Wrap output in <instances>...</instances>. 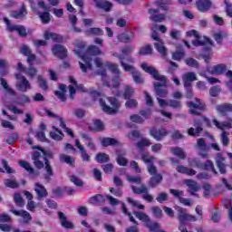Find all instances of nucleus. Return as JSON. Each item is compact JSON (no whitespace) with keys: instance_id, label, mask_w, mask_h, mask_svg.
I'll return each mask as SVG.
<instances>
[{"instance_id":"1","label":"nucleus","mask_w":232,"mask_h":232,"mask_svg":"<svg viewBox=\"0 0 232 232\" xmlns=\"http://www.w3.org/2000/svg\"><path fill=\"white\" fill-rule=\"evenodd\" d=\"M74 46L76 49L74 50L76 55L80 57L81 61H79L80 68L82 72L86 73V72L90 70H93L92 63H94L96 68H100L98 73L102 75L103 78L106 77V71L104 68H108L112 72L114 75H116L111 82H106L104 84L109 86V88H119L121 86V70H119V65L115 63H111L110 62L106 63H102L101 58L95 57V55H101V49L95 45H91L87 52L82 54V48L86 46V44L82 40H76L74 42Z\"/></svg>"},{"instance_id":"2","label":"nucleus","mask_w":232,"mask_h":232,"mask_svg":"<svg viewBox=\"0 0 232 232\" xmlns=\"http://www.w3.org/2000/svg\"><path fill=\"white\" fill-rule=\"evenodd\" d=\"M140 68L146 73H150V75H151L155 81H158L154 82V90L156 92L159 106L160 108H168V106H169V101L164 100V97L168 95L167 88L169 84L166 76L159 73V71H157L155 67L150 65V63L146 62H143L140 64Z\"/></svg>"},{"instance_id":"3","label":"nucleus","mask_w":232,"mask_h":232,"mask_svg":"<svg viewBox=\"0 0 232 232\" xmlns=\"http://www.w3.org/2000/svg\"><path fill=\"white\" fill-rule=\"evenodd\" d=\"M53 154L50 151H46L43 149H38V150H35L33 154V160L35 168H38V169H42V168H44L45 174L44 178L48 180L50 177H53V170L52 169V167L50 166V163L48 162V159H52ZM45 164V167H44Z\"/></svg>"},{"instance_id":"4","label":"nucleus","mask_w":232,"mask_h":232,"mask_svg":"<svg viewBox=\"0 0 232 232\" xmlns=\"http://www.w3.org/2000/svg\"><path fill=\"white\" fill-rule=\"evenodd\" d=\"M186 35L187 37H193L192 44L194 46H207V49H205L203 53V59L205 63H209L213 57V51H211L213 42L208 37L200 36L196 30L187 32Z\"/></svg>"},{"instance_id":"5","label":"nucleus","mask_w":232,"mask_h":232,"mask_svg":"<svg viewBox=\"0 0 232 232\" xmlns=\"http://www.w3.org/2000/svg\"><path fill=\"white\" fill-rule=\"evenodd\" d=\"M226 70H227V66H226V64H224V63H220V64L209 67L207 72L201 71L199 72V75L201 77H205V79H207V81H208V82H209V84H217V83L220 82V80H218L215 77H209V76H208V74L209 73L210 75H221V73H224V72H226Z\"/></svg>"},{"instance_id":"6","label":"nucleus","mask_w":232,"mask_h":232,"mask_svg":"<svg viewBox=\"0 0 232 232\" xmlns=\"http://www.w3.org/2000/svg\"><path fill=\"white\" fill-rule=\"evenodd\" d=\"M29 3H31V8L39 15V18L41 19L42 23L44 24H48L50 23V13L46 10H48V7L46 6V4L43 0H38L37 2V7L34 6V4L32 0H29ZM41 10L46 11L44 13H41Z\"/></svg>"},{"instance_id":"7","label":"nucleus","mask_w":232,"mask_h":232,"mask_svg":"<svg viewBox=\"0 0 232 232\" xmlns=\"http://www.w3.org/2000/svg\"><path fill=\"white\" fill-rule=\"evenodd\" d=\"M134 215L136 218H138L139 220H141V222H144L146 227L150 229L151 232H166L162 227H160V225L157 222H153L150 219V217L146 215L143 212H134Z\"/></svg>"},{"instance_id":"8","label":"nucleus","mask_w":232,"mask_h":232,"mask_svg":"<svg viewBox=\"0 0 232 232\" xmlns=\"http://www.w3.org/2000/svg\"><path fill=\"white\" fill-rule=\"evenodd\" d=\"M107 101L111 104V106L106 105V102H104V101L100 100V104L102 111L109 115H115V113H119V108H121V102L117 100V98L113 97H108Z\"/></svg>"},{"instance_id":"9","label":"nucleus","mask_w":232,"mask_h":232,"mask_svg":"<svg viewBox=\"0 0 232 232\" xmlns=\"http://www.w3.org/2000/svg\"><path fill=\"white\" fill-rule=\"evenodd\" d=\"M121 67L125 72H130L131 73L132 79L136 84H144V78H142V74H140L133 65L128 64L121 60Z\"/></svg>"},{"instance_id":"10","label":"nucleus","mask_w":232,"mask_h":232,"mask_svg":"<svg viewBox=\"0 0 232 232\" xmlns=\"http://www.w3.org/2000/svg\"><path fill=\"white\" fill-rule=\"evenodd\" d=\"M46 115H47V117H50L51 119H55L56 124H60V126L63 128V130H64L65 133H67V135H69V137H72V139H73V137H75V135L73 134V130H72V129L66 127L64 119H63L60 116H57V114L52 112V111H46Z\"/></svg>"},{"instance_id":"11","label":"nucleus","mask_w":232,"mask_h":232,"mask_svg":"<svg viewBox=\"0 0 232 232\" xmlns=\"http://www.w3.org/2000/svg\"><path fill=\"white\" fill-rule=\"evenodd\" d=\"M20 53L27 57V63L30 66H34V64H41V61L37 59V56H35V54H32V49H30L28 45H22L20 47Z\"/></svg>"},{"instance_id":"12","label":"nucleus","mask_w":232,"mask_h":232,"mask_svg":"<svg viewBox=\"0 0 232 232\" xmlns=\"http://www.w3.org/2000/svg\"><path fill=\"white\" fill-rule=\"evenodd\" d=\"M15 79H16V89L19 92H22L25 93L29 90H32V84L26 79V77L16 73L15 74Z\"/></svg>"},{"instance_id":"13","label":"nucleus","mask_w":232,"mask_h":232,"mask_svg":"<svg viewBox=\"0 0 232 232\" xmlns=\"http://www.w3.org/2000/svg\"><path fill=\"white\" fill-rule=\"evenodd\" d=\"M196 102V103H195ZM195 102H188L187 105L189 108L190 113L193 115H198V111H201L202 110H206V103H204L200 99L196 98Z\"/></svg>"},{"instance_id":"14","label":"nucleus","mask_w":232,"mask_h":232,"mask_svg":"<svg viewBox=\"0 0 232 232\" xmlns=\"http://www.w3.org/2000/svg\"><path fill=\"white\" fill-rule=\"evenodd\" d=\"M141 160L147 164L148 171L150 175H157V167H155V157L149 155V154H143L141 156Z\"/></svg>"},{"instance_id":"15","label":"nucleus","mask_w":232,"mask_h":232,"mask_svg":"<svg viewBox=\"0 0 232 232\" xmlns=\"http://www.w3.org/2000/svg\"><path fill=\"white\" fill-rule=\"evenodd\" d=\"M152 39L156 41V43H154V48L161 54V57H166L168 55V48L164 45V42L155 34H152Z\"/></svg>"},{"instance_id":"16","label":"nucleus","mask_w":232,"mask_h":232,"mask_svg":"<svg viewBox=\"0 0 232 232\" xmlns=\"http://www.w3.org/2000/svg\"><path fill=\"white\" fill-rule=\"evenodd\" d=\"M4 21L7 25V30L9 32H17L21 37H26V29L24 26L10 24V20H8V18H4Z\"/></svg>"},{"instance_id":"17","label":"nucleus","mask_w":232,"mask_h":232,"mask_svg":"<svg viewBox=\"0 0 232 232\" xmlns=\"http://www.w3.org/2000/svg\"><path fill=\"white\" fill-rule=\"evenodd\" d=\"M196 148L200 150L199 156L202 157V159L209 158V154L208 153V145L206 144V140L204 139L198 140Z\"/></svg>"},{"instance_id":"18","label":"nucleus","mask_w":232,"mask_h":232,"mask_svg":"<svg viewBox=\"0 0 232 232\" xmlns=\"http://www.w3.org/2000/svg\"><path fill=\"white\" fill-rule=\"evenodd\" d=\"M212 123L214 124V126H216V128H218V130H221L222 131H224V130H231V128H232V119L231 118H229L227 121H223V122H220V121H218V120L214 118L212 120Z\"/></svg>"},{"instance_id":"19","label":"nucleus","mask_w":232,"mask_h":232,"mask_svg":"<svg viewBox=\"0 0 232 232\" xmlns=\"http://www.w3.org/2000/svg\"><path fill=\"white\" fill-rule=\"evenodd\" d=\"M69 81L71 82V84L69 85L71 99H73V95H75V92H77V90H79L80 92H86L82 85H77V82H75V79H73V77H70Z\"/></svg>"},{"instance_id":"20","label":"nucleus","mask_w":232,"mask_h":232,"mask_svg":"<svg viewBox=\"0 0 232 232\" xmlns=\"http://www.w3.org/2000/svg\"><path fill=\"white\" fill-rule=\"evenodd\" d=\"M131 189L133 193H137L138 195H140V193H143V198L144 200H147V202H151V200H153V196L148 193V188H146V186H142L140 188L132 186Z\"/></svg>"},{"instance_id":"21","label":"nucleus","mask_w":232,"mask_h":232,"mask_svg":"<svg viewBox=\"0 0 232 232\" xmlns=\"http://www.w3.org/2000/svg\"><path fill=\"white\" fill-rule=\"evenodd\" d=\"M11 213L15 215V217H21L24 219V224H29L32 222V216L26 210H17V209H11Z\"/></svg>"},{"instance_id":"22","label":"nucleus","mask_w":232,"mask_h":232,"mask_svg":"<svg viewBox=\"0 0 232 232\" xmlns=\"http://www.w3.org/2000/svg\"><path fill=\"white\" fill-rule=\"evenodd\" d=\"M182 81L184 83V88H189L193 81H197V74L193 72H188L183 74Z\"/></svg>"},{"instance_id":"23","label":"nucleus","mask_w":232,"mask_h":232,"mask_svg":"<svg viewBox=\"0 0 232 232\" xmlns=\"http://www.w3.org/2000/svg\"><path fill=\"white\" fill-rule=\"evenodd\" d=\"M44 38L45 41H50V39H52L54 43H63V36H61V34L52 33L50 29L44 32Z\"/></svg>"},{"instance_id":"24","label":"nucleus","mask_w":232,"mask_h":232,"mask_svg":"<svg viewBox=\"0 0 232 232\" xmlns=\"http://www.w3.org/2000/svg\"><path fill=\"white\" fill-rule=\"evenodd\" d=\"M150 133L151 137L155 139V140H162L163 137H166V135H168V130H166V129L152 128Z\"/></svg>"},{"instance_id":"25","label":"nucleus","mask_w":232,"mask_h":232,"mask_svg":"<svg viewBox=\"0 0 232 232\" xmlns=\"http://www.w3.org/2000/svg\"><path fill=\"white\" fill-rule=\"evenodd\" d=\"M183 184H186V186H188V193L192 194V195H197L195 193H197V191H198V189H200V187L198 186V184L197 183V181L193 180V179H185L183 180Z\"/></svg>"},{"instance_id":"26","label":"nucleus","mask_w":232,"mask_h":232,"mask_svg":"<svg viewBox=\"0 0 232 232\" xmlns=\"http://www.w3.org/2000/svg\"><path fill=\"white\" fill-rule=\"evenodd\" d=\"M66 48L61 44H55L52 48V53L55 57H59L60 59H64V57H66Z\"/></svg>"},{"instance_id":"27","label":"nucleus","mask_w":232,"mask_h":232,"mask_svg":"<svg viewBox=\"0 0 232 232\" xmlns=\"http://www.w3.org/2000/svg\"><path fill=\"white\" fill-rule=\"evenodd\" d=\"M149 14H150L151 21H155V23H162V21H166V14H159V10L157 9H149Z\"/></svg>"},{"instance_id":"28","label":"nucleus","mask_w":232,"mask_h":232,"mask_svg":"<svg viewBox=\"0 0 232 232\" xmlns=\"http://www.w3.org/2000/svg\"><path fill=\"white\" fill-rule=\"evenodd\" d=\"M131 52H133V48L130 46L125 47L122 49V53L119 54L117 53H113V57H118V59L120 60L121 63V66H122V61L123 63H126L124 61L125 57H128V55H130V53H131Z\"/></svg>"},{"instance_id":"29","label":"nucleus","mask_w":232,"mask_h":232,"mask_svg":"<svg viewBox=\"0 0 232 232\" xmlns=\"http://www.w3.org/2000/svg\"><path fill=\"white\" fill-rule=\"evenodd\" d=\"M118 157L116 159L117 164L119 166H128V159H126V150H121L116 151Z\"/></svg>"},{"instance_id":"30","label":"nucleus","mask_w":232,"mask_h":232,"mask_svg":"<svg viewBox=\"0 0 232 232\" xmlns=\"http://www.w3.org/2000/svg\"><path fill=\"white\" fill-rule=\"evenodd\" d=\"M50 137L53 140H63V139H64V134L63 131H61V130L57 129V127L53 125L52 127V130L50 131Z\"/></svg>"},{"instance_id":"31","label":"nucleus","mask_w":232,"mask_h":232,"mask_svg":"<svg viewBox=\"0 0 232 232\" xmlns=\"http://www.w3.org/2000/svg\"><path fill=\"white\" fill-rule=\"evenodd\" d=\"M74 144L76 148L81 151V157L84 162H90V156L88 152H86V150H84V147L81 144V141L79 140H75Z\"/></svg>"},{"instance_id":"32","label":"nucleus","mask_w":232,"mask_h":232,"mask_svg":"<svg viewBox=\"0 0 232 232\" xmlns=\"http://www.w3.org/2000/svg\"><path fill=\"white\" fill-rule=\"evenodd\" d=\"M216 110L218 113L220 115H226V113H229L232 111V104L231 103H224L221 105L216 106Z\"/></svg>"},{"instance_id":"33","label":"nucleus","mask_w":232,"mask_h":232,"mask_svg":"<svg viewBox=\"0 0 232 232\" xmlns=\"http://www.w3.org/2000/svg\"><path fill=\"white\" fill-rule=\"evenodd\" d=\"M197 6L199 12H206L211 8V0H198Z\"/></svg>"},{"instance_id":"34","label":"nucleus","mask_w":232,"mask_h":232,"mask_svg":"<svg viewBox=\"0 0 232 232\" xmlns=\"http://www.w3.org/2000/svg\"><path fill=\"white\" fill-rule=\"evenodd\" d=\"M58 217L61 220V224L63 227H65L66 229H73V223L72 221L68 220L66 218V216L63 212L58 213Z\"/></svg>"},{"instance_id":"35","label":"nucleus","mask_w":232,"mask_h":232,"mask_svg":"<svg viewBox=\"0 0 232 232\" xmlns=\"http://www.w3.org/2000/svg\"><path fill=\"white\" fill-rule=\"evenodd\" d=\"M34 191L38 197V198H44V197H47L48 192L46 191V188L44 186L36 183L34 187Z\"/></svg>"},{"instance_id":"36","label":"nucleus","mask_w":232,"mask_h":232,"mask_svg":"<svg viewBox=\"0 0 232 232\" xmlns=\"http://www.w3.org/2000/svg\"><path fill=\"white\" fill-rule=\"evenodd\" d=\"M95 5L98 8H102L105 12H110L111 10V3L103 0H94Z\"/></svg>"},{"instance_id":"37","label":"nucleus","mask_w":232,"mask_h":232,"mask_svg":"<svg viewBox=\"0 0 232 232\" xmlns=\"http://www.w3.org/2000/svg\"><path fill=\"white\" fill-rule=\"evenodd\" d=\"M27 14L26 8L23 5L20 11H13L11 13V17H14V19H24Z\"/></svg>"},{"instance_id":"38","label":"nucleus","mask_w":232,"mask_h":232,"mask_svg":"<svg viewBox=\"0 0 232 232\" xmlns=\"http://www.w3.org/2000/svg\"><path fill=\"white\" fill-rule=\"evenodd\" d=\"M176 169L178 173H183L184 175H188L190 177L197 175V171H195V169H188V167H184L182 165H179Z\"/></svg>"},{"instance_id":"39","label":"nucleus","mask_w":232,"mask_h":232,"mask_svg":"<svg viewBox=\"0 0 232 232\" xmlns=\"http://www.w3.org/2000/svg\"><path fill=\"white\" fill-rule=\"evenodd\" d=\"M90 130H92V131H102V130H104V123L100 120H94L90 126Z\"/></svg>"},{"instance_id":"40","label":"nucleus","mask_w":232,"mask_h":232,"mask_svg":"<svg viewBox=\"0 0 232 232\" xmlns=\"http://www.w3.org/2000/svg\"><path fill=\"white\" fill-rule=\"evenodd\" d=\"M224 160L225 159L222 157V155L218 154L216 159V162L220 173L222 174L226 173V165L224 164Z\"/></svg>"},{"instance_id":"41","label":"nucleus","mask_w":232,"mask_h":232,"mask_svg":"<svg viewBox=\"0 0 232 232\" xmlns=\"http://www.w3.org/2000/svg\"><path fill=\"white\" fill-rule=\"evenodd\" d=\"M170 153L176 157H179V159H186V152H184V150L179 147L170 148Z\"/></svg>"},{"instance_id":"42","label":"nucleus","mask_w":232,"mask_h":232,"mask_svg":"<svg viewBox=\"0 0 232 232\" xmlns=\"http://www.w3.org/2000/svg\"><path fill=\"white\" fill-rule=\"evenodd\" d=\"M119 141L113 138H103L102 139V145L104 147L108 146H118Z\"/></svg>"},{"instance_id":"43","label":"nucleus","mask_w":232,"mask_h":232,"mask_svg":"<svg viewBox=\"0 0 232 232\" xmlns=\"http://www.w3.org/2000/svg\"><path fill=\"white\" fill-rule=\"evenodd\" d=\"M220 142L224 147L229 146V132L222 130L220 134Z\"/></svg>"},{"instance_id":"44","label":"nucleus","mask_w":232,"mask_h":232,"mask_svg":"<svg viewBox=\"0 0 232 232\" xmlns=\"http://www.w3.org/2000/svg\"><path fill=\"white\" fill-rule=\"evenodd\" d=\"M10 64H8V61L5 59H0V73L1 75H6L8 74V70L5 68H8Z\"/></svg>"},{"instance_id":"45","label":"nucleus","mask_w":232,"mask_h":232,"mask_svg":"<svg viewBox=\"0 0 232 232\" xmlns=\"http://www.w3.org/2000/svg\"><path fill=\"white\" fill-rule=\"evenodd\" d=\"M162 182V175L160 174H155L150 181V188H155V186H158V184H160Z\"/></svg>"},{"instance_id":"46","label":"nucleus","mask_w":232,"mask_h":232,"mask_svg":"<svg viewBox=\"0 0 232 232\" xmlns=\"http://www.w3.org/2000/svg\"><path fill=\"white\" fill-rule=\"evenodd\" d=\"M2 166L5 170L0 168V173H5V171L7 172L8 174L15 173V169L8 166V162H6V160H2Z\"/></svg>"},{"instance_id":"47","label":"nucleus","mask_w":232,"mask_h":232,"mask_svg":"<svg viewBox=\"0 0 232 232\" xmlns=\"http://www.w3.org/2000/svg\"><path fill=\"white\" fill-rule=\"evenodd\" d=\"M66 85L62 84L60 85V91L55 92V95L61 99L62 101H66Z\"/></svg>"},{"instance_id":"48","label":"nucleus","mask_w":232,"mask_h":232,"mask_svg":"<svg viewBox=\"0 0 232 232\" xmlns=\"http://www.w3.org/2000/svg\"><path fill=\"white\" fill-rule=\"evenodd\" d=\"M0 84L5 90L6 93H9V95H15V91H14L12 88H10V86L6 82V80L1 78L0 79Z\"/></svg>"},{"instance_id":"49","label":"nucleus","mask_w":232,"mask_h":232,"mask_svg":"<svg viewBox=\"0 0 232 232\" xmlns=\"http://www.w3.org/2000/svg\"><path fill=\"white\" fill-rule=\"evenodd\" d=\"M140 55H151L153 53V48L151 45H145L139 51Z\"/></svg>"},{"instance_id":"50","label":"nucleus","mask_w":232,"mask_h":232,"mask_svg":"<svg viewBox=\"0 0 232 232\" xmlns=\"http://www.w3.org/2000/svg\"><path fill=\"white\" fill-rule=\"evenodd\" d=\"M151 146V141L149 139L143 138L137 143V148L139 150H142L144 148H148Z\"/></svg>"},{"instance_id":"51","label":"nucleus","mask_w":232,"mask_h":232,"mask_svg":"<svg viewBox=\"0 0 232 232\" xmlns=\"http://www.w3.org/2000/svg\"><path fill=\"white\" fill-rule=\"evenodd\" d=\"M86 35H103V32L102 31L101 28H90L85 31Z\"/></svg>"},{"instance_id":"52","label":"nucleus","mask_w":232,"mask_h":232,"mask_svg":"<svg viewBox=\"0 0 232 232\" xmlns=\"http://www.w3.org/2000/svg\"><path fill=\"white\" fill-rule=\"evenodd\" d=\"M134 93H135V89H133V87L130 85H126L124 87V92H123L124 99H130V97H131V95H133Z\"/></svg>"},{"instance_id":"53","label":"nucleus","mask_w":232,"mask_h":232,"mask_svg":"<svg viewBox=\"0 0 232 232\" xmlns=\"http://www.w3.org/2000/svg\"><path fill=\"white\" fill-rule=\"evenodd\" d=\"M18 164L19 166H21V168L25 169L27 173H34V168H32V165H30V163H28L27 161L20 160Z\"/></svg>"},{"instance_id":"54","label":"nucleus","mask_w":232,"mask_h":232,"mask_svg":"<svg viewBox=\"0 0 232 232\" xmlns=\"http://www.w3.org/2000/svg\"><path fill=\"white\" fill-rule=\"evenodd\" d=\"M157 30L161 32V34H166L168 32V27H166V25H157V24H154L151 27L152 34H154L155 35H158L157 34Z\"/></svg>"},{"instance_id":"55","label":"nucleus","mask_w":232,"mask_h":232,"mask_svg":"<svg viewBox=\"0 0 232 232\" xmlns=\"http://www.w3.org/2000/svg\"><path fill=\"white\" fill-rule=\"evenodd\" d=\"M96 160L97 162H100L101 164H102L110 160V156H108V154L106 153H99L96 155Z\"/></svg>"},{"instance_id":"56","label":"nucleus","mask_w":232,"mask_h":232,"mask_svg":"<svg viewBox=\"0 0 232 232\" xmlns=\"http://www.w3.org/2000/svg\"><path fill=\"white\" fill-rule=\"evenodd\" d=\"M90 204H101L104 202V196L98 194L89 199Z\"/></svg>"},{"instance_id":"57","label":"nucleus","mask_w":232,"mask_h":232,"mask_svg":"<svg viewBox=\"0 0 232 232\" xmlns=\"http://www.w3.org/2000/svg\"><path fill=\"white\" fill-rule=\"evenodd\" d=\"M61 162H65L66 164H69V166H72L73 162H75V160L72 158V156L62 154L60 156Z\"/></svg>"},{"instance_id":"58","label":"nucleus","mask_w":232,"mask_h":232,"mask_svg":"<svg viewBox=\"0 0 232 232\" xmlns=\"http://www.w3.org/2000/svg\"><path fill=\"white\" fill-rule=\"evenodd\" d=\"M82 137L85 140V144H87V147L90 148V150H95V145L93 144V141H92V138L90 136L87 134H82Z\"/></svg>"},{"instance_id":"59","label":"nucleus","mask_w":232,"mask_h":232,"mask_svg":"<svg viewBox=\"0 0 232 232\" xmlns=\"http://www.w3.org/2000/svg\"><path fill=\"white\" fill-rule=\"evenodd\" d=\"M171 0H160L159 5L161 10H169V5H171Z\"/></svg>"},{"instance_id":"60","label":"nucleus","mask_w":232,"mask_h":232,"mask_svg":"<svg viewBox=\"0 0 232 232\" xmlns=\"http://www.w3.org/2000/svg\"><path fill=\"white\" fill-rule=\"evenodd\" d=\"M137 106H139V102L135 99H129L125 102V107L129 110H131L132 108H137Z\"/></svg>"},{"instance_id":"61","label":"nucleus","mask_w":232,"mask_h":232,"mask_svg":"<svg viewBox=\"0 0 232 232\" xmlns=\"http://www.w3.org/2000/svg\"><path fill=\"white\" fill-rule=\"evenodd\" d=\"M185 63L187 66H190L191 68H198V62L194 58H187L185 60Z\"/></svg>"},{"instance_id":"62","label":"nucleus","mask_w":232,"mask_h":232,"mask_svg":"<svg viewBox=\"0 0 232 232\" xmlns=\"http://www.w3.org/2000/svg\"><path fill=\"white\" fill-rule=\"evenodd\" d=\"M223 204H224L225 208H227V209H228L229 220H231V222H232V204H231V201L229 199H225L223 201Z\"/></svg>"},{"instance_id":"63","label":"nucleus","mask_w":232,"mask_h":232,"mask_svg":"<svg viewBox=\"0 0 232 232\" xmlns=\"http://www.w3.org/2000/svg\"><path fill=\"white\" fill-rule=\"evenodd\" d=\"M227 34L219 31L214 34V39L215 41H217V43H222V39H224V37H227Z\"/></svg>"},{"instance_id":"64","label":"nucleus","mask_w":232,"mask_h":232,"mask_svg":"<svg viewBox=\"0 0 232 232\" xmlns=\"http://www.w3.org/2000/svg\"><path fill=\"white\" fill-rule=\"evenodd\" d=\"M5 186H6V188H19V184L17 183V181H15V179H5Z\"/></svg>"}]
</instances>
